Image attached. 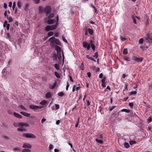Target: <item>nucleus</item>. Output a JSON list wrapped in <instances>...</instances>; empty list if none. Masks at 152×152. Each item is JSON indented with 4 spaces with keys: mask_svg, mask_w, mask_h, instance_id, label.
<instances>
[{
    "mask_svg": "<svg viewBox=\"0 0 152 152\" xmlns=\"http://www.w3.org/2000/svg\"><path fill=\"white\" fill-rule=\"evenodd\" d=\"M49 41L50 42V46L52 47H54L56 45L55 44L60 45L61 43L59 39L55 38L54 37L50 38L49 39Z\"/></svg>",
    "mask_w": 152,
    "mask_h": 152,
    "instance_id": "f257e3e1",
    "label": "nucleus"
},
{
    "mask_svg": "<svg viewBox=\"0 0 152 152\" xmlns=\"http://www.w3.org/2000/svg\"><path fill=\"white\" fill-rule=\"evenodd\" d=\"M94 41L91 39L90 40V43H88L87 42L84 41L83 43V46L84 48H86L87 50H89L91 48V45L93 44Z\"/></svg>",
    "mask_w": 152,
    "mask_h": 152,
    "instance_id": "f03ea898",
    "label": "nucleus"
},
{
    "mask_svg": "<svg viewBox=\"0 0 152 152\" xmlns=\"http://www.w3.org/2000/svg\"><path fill=\"white\" fill-rule=\"evenodd\" d=\"M11 68L8 67L4 69L2 71V73L4 76H8L11 72Z\"/></svg>",
    "mask_w": 152,
    "mask_h": 152,
    "instance_id": "7ed1b4c3",
    "label": "nucleus"
},
{
    "mask_svg": "<svg viewBox=\"0 0 152 152\" xmlns=\"http://www.w3.org/2000/svg\"><path fill=\"white\" fill-rule=\"evenodd\" d=\"M57 26L56 24L53 25L51 26L48 25L45 27V30L46 31H49L50 30H53L56 29Z\"/></svg>",
    "mask_w": 152,
    "mask_h": 152,
    "instance_id": "20e7f679",
    "label": "nucleus"
},
{
    "mask_svg": "<svg viewBox=\"0 0 152 152\" xmlns=\"http://www.w3.org/2000/svg\"><path fill=\"white\" fill-rule=\"evenodd\" d=\"M23 137H25L27 138H34L36 137V136L34 134L29 133L23 134Z\"/></svg>",
    "mask_w": 152,
    "mask_h": 152,
    "instance_id": "39448f33",
    "label": "nucleus"
},
{
    "mask_svg": "<svg viewBox=\"0 0 152 152\" xmlns=\"http://www.w3.org/2000/svg\"><path fill=\"white\" fill-rule=\"evenodd\" d=\"M44 12L46 14V16L50 13L51 11V8L49 6H46L44 10Z\"/></svg>",
    "mask_w": 152,
    "mask_h": 152,
    "instance_id": "423d86ee",
    "label": "nucleus"
},
{
    "mask_svg": "<svg viewBox=\"0 0 152 152\" xmlns=\"http://www.w3.org/2000/svg\"><path fill=\"white\" fill-rule=\"evenodd\" d=\"M132 59L137 62H141L142 61L143 58L142 57L138 58L136 56H134L132 57Z\"/></svg>",
    "mask_w": 152,
    "mask_h": 152,
    "instance_id": "0eeeda50",
    "label": "nucleus"
},
{
    "mask_svg": "<svg viewBox=\"0 0 152 152\" xmlns=\"http://www.w3.org/2000/svg\"><path fill=\"white\" fill-rule=\"evenodd\" d=\"M145 38L148 41L152 40V33L147 34L145 35Z\"/></svg>",
    "mask_w": 152,
    "mask_h": 152,
    "instance_id": "6e6552de",
    "label": "nucleus"
},
{
    "mask_svg": "<svg viewBox=\"0 0 152 152\" xmlns=\"http://www.w3.org/2000/svg\"><path fill=\"white\" fill-rule=\"evenodd\" d=\"M57 83V81H55L53 84H50L49 85V88L50 89H53L55 88Z\"/></svg>",
    "mask_w": 152,
    "mask_h": 152,
    "instance_id": "1a4fd4ad",
    "label": "nucleus"
},
{
    "mask_svg": "<svg viewBox=\"0 0 152 152\" xmlns=\"http://www.w3.org/2000/svg\"><path fill=\"white\" fill-rule=\"evenodd\" d=\"M23 148H31V145L29 144L28 143H24L23 146Z\"/></svg>",
    "mask_w": 152,
    "mask_h": 152,
    "instance_id": "9d476101",
    "label": "nucleus"
},
{
    "mask_svg": "<svg viewBox=\"0 0 152 152\" xmlns=\"http://www.w3.org/2000/svg\"><path fill=\"white\" fill-rule=\"evenodd\" d=\"M19 126L20 127L18 129V130L19 131L23 132L26 131V129L25 128L23 127L22 126L19 125Z\"/></svg>",
    "mask_w": 152,
    "mask_h": 152,
    "instance_id": "9b49d317",
    "label": "nucleus"
},
{
    "mask_svg": "<svg viewBox=\"0 0 152 152\" xmlns=\"http://www.w3.org/2000/svg\"><path fill=\"white\" fill-rule=\"evenodd\" d=\"M13 115L15 117L18 118H21L22 117L21 115L15 112L13 113Z\"/></svg>",
    "mask_w": 152,
    "mask_h": 152,
    "instance_id": "f8f14e48",
    "label": "nucleus"
},
{
    "mask_svg": "<svg viewBox=\"0 0 152 152\" xmlns=\"http://www.w3.org/2000/svg\"><path fill=\"white\" fill-rule=\"evenodd\" d=\"M56 22L55 20L49 19L48 20L47 22L48 24H52Z\"/></svg>",
    "mask_w": 152,
    "mask_h": 152,
    "instance_id": "ddd939ff",
    "label": "nucleus"
},
{
    "mask_svg": "<svg viewBox=\"0 0 152 152\" xmlns=\"http://www.w3.org/2000/svg\"><path fill=\"white\" fill-rule=\"evenodd\" d=\"M20 113L24 116L27 117L29 116L30 115V114L24 112H21Z\"/></svg>",
    "mask_w": 152,
    "mask_h": 152,
    "instance_id": "4468645a",
    "label": "nucleus"
},
{
    "mask_svg": "<svg viewBox=\"0 0 152 152\" xmlns=\"http://www.w3.org/2000/svg\"><path fill=\"white\" fill-rule=\"evenodd\" d=\"M18 124L21 126H22L23 127V126H29L28 124L26 123L20 122L18 123Z\"/></svg>",
    "mask_w": 152,
    "mask_h": 152,
    "instance_id": "2eb2a0df",
    "label": "nucleus"
},
{
    "mask_svg": "<svg viewBox=\"0 0 152 152\" xmlns=\"http://www.w3.org/2000/svg\"><path fill=\"white\" fill-rule=\"evenodd\" d=\"M83 30L85 32V34L86 35H87L88 34V27L87 26H85L83 29Z\"/></svg>",
    "mask_w": 152,
    "mask_h": 152,
    "instance_id": "dca6fc26",
    "label": "nucleus"
},
{
    "mask_svg": "<svg viewBox=\"0 0 152 152\" xmlns=\"http://www.w3.org/2000/svg\"><path fill=\"white\" fill-rule=\"evenodd\" d=\"M55 49L56 51L58 52H59L61 51V48L58 45H55L54 46Z\"/></svg>",
    "mask_w": 152,
    "mask_h": 152,
    "instance_id": "f3484780",
    "label": "nucleus"
},
{
    "mask_svg": "<svg viewBox=\"0 0 152 152\" xmlns=\"http://www.w3.org/2000/svg\"><path fill=\"white\" fill-rule=\"evenodd\" d=\"M38 9L39 12L40 13L42 14L43 13L44 9L43 8L42 6H39L38 7Z\"/></svg>",
    "mask_w": 152,
    "mask_h": 152,
    "instance_id": "a211bd4d",
    "label": "nucleus"
},
{
    "mask_svg": "<svg viewBox=\"0 0 152 152\" xmlns=\"http://www.w3.org/2000/svg\"><path fill=\"white\" fill-rule=\"evenodd\" d=\"M29 107L32 109H38V106L34 105H31Z\"/></svg>",
    "mask_w": 152,
    "mask_h": 152,
    "instance_id": "6ab92c4d",
    "label": "nucleus"
},
{
    "mask_svg": "<svg viewBox=\"0 0 152 152\" xmlns=\"http://www.w3.org/2000/svg\"><path fill=\"white\" fill-rule=\"evenodd\" d=\"M51 93L50 92H48L46 94L45 96L47 98H49L51 97Z\"/></svg>",
    "mask_w": 152,
    "mask_h": 152,
    "instance_id": "aec40b11",
    "label": "nucleus"
},
{
    "mask_svg": "<svg viewBox=\"0 0 152 152\" xmlns=\"http://www.w3.org/2000/svg\"><path fill=\"white\" fill-rule=\"evenodd\" d=\"M123 59L127 61H131V58L130 57H127V56H124L123 57Z\"/></svg>",
    "mask_w": 152,
    "mask_h": 152,
    "instance_id": "412c9836",
    "label": "nucleus"
},
{
    "mask_svg": "<svg viewBox=\"0 0 152 152\" xmlns=\"http://www.w3.org/2000/svg\"><path fill=\"white\" fill-rule=\"evenodd\" d=\"M88 31L90 35H92L94 33L93 30L91 28H88Z\"/></svg>",
    "mask_w": 152,
    "mask_h": 152,
    "instance_id": "4be33fe9",
    "label": "nucleus"
},
{
    "mask_svg": "<svg viewBox=\"0 0 152 152\" xmlns=\"http://www.w3.org/2000/svg\"><path fill=\"white\" fill-rule=\"evenodd\" d=\"M96 141L97 143H99L100 144H102L103 143V142L102 140H99L98 139H96Z\"/></svg>",
    "mask_w": 152,
    "mask_h": 152,
    "instance_id": "5701e85b",
    "label": "nucleus"
},
{
    "mask_svg": "<svg viewBox=\"0 0 152 152\" xmlns=\"http://www.w3.org/2000/svg\"><path fill=\"white\" fill-rule=\"evenodd\" d=\"M57 56L59 59H60L61 58V51L59 52H57Z\"/></svg>",
    "mask_w": 152,
    "mask_h": 152,
    "instance_id": "b1692460",
    "label": "nucleus"
},
{
    "mask_svg": "<svg viewBox=\"0 0 152 152\" xmlns=\"http://www.w3.org/2000/svg\"><path fill=\"white\" fill-rule=\"evenodd\" d=\"M128 53V50L127 48H124L123 50V53L124 55L127 54Z\"/></svg>",
    "mask_w": 152,
    "mask_h": 152,
    "instance_id": "393cba45",
    "label": "nucleus"
},
{
    "mask_svg": "<svg viewBox=\"0 0 152 152\" xmlns=\"http://www.w3.org/2000/svg\"><path fill=\"white\" fill-rule=\"evenodd\" d=\"M22 152H31V150L28 149H24L23 150Z\"/></svg>",
    "mask_w": 152,
    "mask_h": 152,
    "instance_id": "a878e982",
    "label": "nucleus"
},
{
    "mask_svg": "<svg viewBox=\"0 0 152 152\" xmlns=\"http://www.w3.org/2000/svg\"><path fill=\"white\" fill-rule=\"evenodd\" d=\"M54 67L57 70H59V66L58 64H55Z\"/></svg>",
    "mask_w": 152,
    "mask_h": 152,
    "instance_id": "bb28decb",
    "label": "nucleus"
},
{
    "mask_svg": "<svg viewBox=\"0 0 152 152\" xmlns=\"http://www.w3.org/2000/svg\"><path fill=\"white\" fill-rule=\"evenodd\" d=\"M122 112H124L126 113H129L130 112V110H128L127 109H122L121 111Z\"/></svg>",
    "mask_w": 152,
    "mask_h": 152,
    "instance_id": "cd10ccee",
    "label": "nucleus"
},
{
    "mask_svg": "<svg viewBox=\"0 0 152 152\" xmlns=\"http://www.w3.org/2000/svg\"><path fill=\"white\" fill-rule=\"evenodd\" d=\"M7 18L8 20L9 23H11L13 21V19L11 17H10L8 18V16L7 15Z\"/></svg>",
    "mask_w": 152,
    "mask_h": 152,
    "instance_id": "c85d7f7f",
    "label": "nucleus"
},
{
    "mask_svg": "<svg viewBox=\"0 0 152 152\" xmlns=\"http://www.w3.org/2000/svg\"><path fill=\"white\" fill-rule=\"evenodd\" d=\"M46 103L47 101L45 100H44L41 101L40 102V104L41 105H43L45 104Z\"/></svg>",
    "mask_w": 152,
    "mask_h": 152,
    "instance_id": "c756f323",
    "label": "nucleus"
},
{
    "mask_svg": "<svg viewBox=\"0 0 152 152\" xmlns=\"http://www.w3.org/2000/svg\"><path fill=\"white\" fill-rule=\"evenodd\" d=\"M87 58H88V59H91V60L93 61L94 62H96V61L93 58L91 57H90L88 55L87 56Z\"/></svg>",
    "mask_w": 152,
    "mask_h": 152,
    "instance_id": "7c9ffc66",
    "label": "nucleus"
},
{
    "mask_svg": "<svg viewBox=\"0 0 152 152\" xmlns=\"http://www.w3.org/2000/svg\"><path fill=\"white\" fill-rule=\"evenodd\" d=\"M136 142L135 141L132 140L129 141V144L132 145L136 143Z\"/></svg>",
    "mask_w": 152,
    "mask_h": 152,
    "instance_id": "2f4dec72",
    "label": "nucleus"
},
{
    "mask_svg": "<svg viewBox=\"0 0 152 152\" xmlns=\"http://www.w3.org/2000/svg\"><path fill=\"white\" fill-rule=\"evenodd\" d=\"M116 107L115 106H113L112 107H110L109 108V110L110 111H112L114 108H115Z\"/></svg>",
    "mask_w": 152,
    "mask_h": 152,
    "instance_id": "473e14b6",
    "label": "nucleus"
},
{
    "mask_svg": "<svg viewBox=\"0 0 152 152\" xmlns=\"http://www.w3.org/2000/svg\"><path fill=\"white\" fill-rule=\"evenodd\" d=\"M54 16V14L53 13L50 14L48 16V18L49 19L53 18Z\"/></svg>",
    "mask_w": 152,
    "mask_h": 152,
    "instance_id": "72a5a7b5",
    "label": "nucleus"
},
{
    "mask_svg": "<svg viewBox=\"0 0 152 152\" xmlns=\"http://www.w3.org/2000/svg\"><path fill=\"white\" fill-rule=\"evenodd\" d=\"M53 33L52 31H50L48 32V35L49 37H50L53 35Z\"/></svg>",
    "mask_w": 152,
    "mask_h": 152,
    "instance_id": "f704fd0d",
    "label": "nucleus"
},
{
    "mask_svg": "<svg viewBox=\"0 0 152 152\" xmlns=\"http://www.w3.org/2000/svg\"><path fill=\"white\" fill-rule=\"evenodd\" d=\"M14 150L15 151H20L21 149V148L20 147H18L17 148H13Z\"/></svg>",
    "mask_w": 152,
    "mask_h": 152,
    "instance_id": "c9c22d12",
    "label": "nucleus"
},
{
    "mask_svg": "<svg viewBox=\"0 0 152 152\" xmlns=\"http://www.w3.org/2000/svg\"><path fill=\"white\" fill-rule=\"evenodd\" d=\"M137 93V92L136 91H133L130 92V94L132 95H135Z\"/></svg>",
    "mask_w": 152,
    "mask_h": 152,
    "instance_id": "e433bc0d",
    "label": "nucleus"
},
{
    "mask_svg": "<svg viewBox=\"0 0 152 152\" xmlns=\"http://www.w3.org/2000/svg\"><path fill=\"white\" fill-rule=\"evenodd\" d=\"M55 75H56V77H57V78H59L60 77V75L57 72H55Z\"/></svg>",
    "mask_w": 152,
    "mask_h": 152,
    "instance_id": "4c0bfd02",
    "label": "nucleus"
},
{
    "mask_svg": "<svg viewBox=\"0 0 152 152\" xmlns=\"http://www.w3.org/2000/svg\"><path fill=\"white\" fill-rule=\"evenodd\" d=\"M120 39L121 40L122 42L126 40V39L125 37H122L121 36H120Z\"/></svg>",
    "mask_w": 152,
    "mask_h": 152,
    "instance_id": "58836bf2",
    "label": "nucleus"
},
{
    "mask_svg": "<svg viewBox=\"0 0 152 152\" xmlns=\"http://www.w3.org/2000/svg\"><path fill=\"white\" fill-rule=\"evenodd\" d=\"M124 146L126 148H127L129 147V144L128 143L126 142L124 144Z\"/></svg>",
    "mask_w": 152,
    "mask_h": 152,
    "instance_id": "ea45409f",
    "label": "nucleus"
},
{
    "mask_svg": "<svg viewBox=\"0 0 152 152\" xmlns=\"http://www.w3.org/2000/svg\"><path fill=\"white\" fill-rule=\"evenodd\" d=\"M58 95L59 96H62L64 95V94L63 92H61L58 93Z\"/></svg>",
    "mask_w": 152,
    "mask_h": 152,
    "instance_id": "a19ab883",
    "label": "nucleus"
},
{
    "mask_svg": "<svg viewBox=\"0 0 152 152\" xmlns=\"http://www.w3.org/2000/svg\"><path fill=\"white\" fill-rule=\"evenodd\" d=\"M143 42V39L142 38L140 39L139 40V43L140 44H142Z\"/></svg>",
    "mask_w": 152,
    "mask_h": 152,
    "instance_id": "79ce46f5",
    "label": "nucleus"
},
{
    "mask_svg": "<svg viewBox=\"0 0 152 152\" xmlns=\"http://www.w3.org/2000/svg\"><path fill=\"white\" fill-rule=\"evenodd\" d=\"M91 47L93 50L94 51L95 48V46L94 45V44H92V45H91Z\"/></svg>",
    "mask_w": 152,
    "mask_h": 152,
    "instance_id": "37998d69",
    "label": "nucleus"
},
{
    "mask_svg": "<svg viewBox=\"0 0 152 152\" xmlns=\"http://www.w3.org/2000/svg\"><path fill=\"white\" fill-rule=\"evenodd\" d=\"M22 6V4L20 1H18V6L19 8H20Z\"/></svg>",
    "mask_w": 152,
    "mask_h": 152,
    "instance_id": "c03bdc74",
    "label": "nucleus"
},
{
    "mask_svg": "<svg viewBox=\"0 0 152 152\" xmlns=\"http://www.w3.org/2000/svg\"><path fill=\"white\" fill-rule=\"evenodd\" d=\"M8 23H7V20H5L4 23V24L3 25V26L4 27H5L7 26L8 25Z\"/></svg>",
    "mask_w": 152,
    "mask_h": 152,
    "instance_id": "a18cd8bd",
    "label": "nucleus"
},
{
    "mask_svg": "<svg viewBox=\"0 0 152 152\" xmlns=\"http://www.w3.org/2000/svg\"><path fill=\"white\" fill-rule=\"evenodd\" d=\"M33 1L36 4H38L39 3L40 0H33Z\"/></svg>",
    "mask_w": 152,
    "mask_h": 152,
    "instance_id": "49530a36",
    "label": "nucleus"
},
{
    "mask_svg": "<svg viewBox=\"0 0 152 152\" xmlns=\"http://www.w3.org/2000/svg\"><path fill=\"white\" fill-rule=\"evenodd\" d=\"M55 106H56V110H58L59 109V106L58 104H55Z\"/></svg>",
    "mask_w": 152,
    "mask_h": 152,
    "instance_id": "de8ad7c7",
    "label": "nucleus"
},
{
    "mask_svg": "<svg viewBox=\"0 0 152 152\" xmlns=\"http://www.w3.org/2000/svg\"><path fill=\"white\" fill-rule=\"evenodd\" d=\"M62 38L63 41L64 42H66V43L67 42V40L64 37L63 35L62 36Z\"/></svg>",
    "mask_w": 152,
    "mask_h": 152,
    "instance_id": "09e8293b",
    "label": "nucleus"
},
{
    "mask_svg": "<svg viewBox=\"0 0 152 152\" xmlns=\"http://www.w3.org/2000/svg\"><path fill=\"white\" fill-rule=\"evenodd\" d=\"M16 3L15 2H14L13 3V6H12L13 9V10H14L15 7L16 6Z\"/></svg>",
    "mask_w": 152,
    "mask_h": 152,
    "instance_id": "8fccbe9b",
    "label": "nucleus"
},
{
    "mask_svg": "<svg viewBox=\"0 0 152 152\" xmlns=\"http://www.w3.org/2000/svg\"><path fill=\"white\" fill-rule=\"evenodd\" d=\"M134 104L133 103H129V106L132 108H133Z\"/></svg>",
    "mask_w": 152,
    "mask_h": 152,
    "instance_id": "3c124183",
    "label": "nucleus"
},
{
    "mask_svg": "<svg viewBox=\"0 0 152 152\" xmlns=\"http://www.w3.org/2000/svg\"><path fill=\"white\" fill-rule=\"evenodd\" d=\"M94 57L95 58H96L98 57V53L97 52L96 53H95V55L94 56Z\"/></svg>",
    "mask_w": 152,
    "mask_h": 152,
    "instance_id": "603ef678",
    "label": "nucleus"
},
{
    "mask_svg": "<svg viewBox=\"0 0 152 152\" xmlns=\"http://www.w3.org/2000/svg\"><path fill=\"white\" fill-rule=\"evenodd\" d=\"M20 108L22 109V110H26V108L23 105H21L20 106Z\"/></svg>",
    "mask_w": 152,
    "mask_h": 152,
    "instance_id": "864d4df0",
    "label": "nucleus"
},
{
    "mask_svg": "<svg viewBox=\"0 0 152 152\" xmlns=\"http://www.w3.org/2000/svg\"><path fill=\"white\" fill-rule=\"evenodd\" d=\"M13 125L14 126H15V127L19 126L18 123H18H14L13 124Z\"/></svg>",
    "mask_w": 152,
    "mask_h": 152,
    "instance_id": "5fc2aeb1",
    "label": "nucleus"
},
{
    "mask_svg": "<svg viewBox=\"0 0 152 152\" xmlns=\"http://www.w3.org/2000/svg\"><path fill=\"white\" fill-rule=\"evenodd\" d=\"M86 105L87 106H88L90 105V102L88 100H86Z\"/></svg>",
    "mask_w": 152,
    "mask_h": 152,
    "instance_id": "6e6d98bb",
    "label": "nucleus"
},
{
    "mask_svg": "<svg viewBox=\"0 0 152 152\" xmlns=\"http://www.w3.org/2000/svg\"><path fill=\"white\" fill-rule=\"evenodd\" d=\"M49 149L50 150H51L53 149V145L52 144H50L49 145Z\"/></svg>",
    "mask_w": 152,
    "mask_h": 152,
    "instance_id": "4d7b16f0",
    "label": "nucleus"
},
{
    "mask_svg": "<svg viewBox=\"0 0 152 152\" xmlns=\"http://www.w3.org/2000/svg\"><path fill=\"white\" fill-rule=\"evenodd\" d=\"M106 80V77H104L101 80L102 83H104L105 82Z\"/></svg>",
    "mask_w": 152,
    "mask_h": 152,
    "instance_id": "13d9d810",
    "label": "nucleus"
},
{
    "mask_svg": "<svg viewBox=\"0 0 152 152\" xmlns=\"http://www.w3.org/2000/svg\"><path fill=\"white\" fill-rule=\"evenodd\" d=\"M79 119L78 118V120H77V122L76 124L75 125V127H78V123H79Z\"/></svg>",
    "mask_w": 152,
    "mask_h": 152,
    "instance_id": "bf43d9fd",
    "label": "nucleus"
},
{
    "mask_svg": "<svg viewBox=\"0 0 152 152\" xmlns=\"http://www.w3.org/2000/svg\"><path fill=\"white\" fill-rule=\"evenodd\" d=\"M148 121L149 123L151 122L152 121V119H151V116L150 117H149L148 118Z\"/></svg>",
    "mask_w": 152,
    "mask_h": 152,
    "instance_id": "052dcab7",
    "label": "nucleus"
},
{
    "mask_svg": "<svg viewBox=\"0 0 152 152\" xmlns=\"http://www.w3.org/2000/svg\"><path fill=\"white\" fill-rule=\"evenodd\" d=\"M28 3H27L25 4V9H26L28 7Z\"/></svg>",
    "mask_w": 152,
    "mask_h": 152,
    "instance_id": "680f3d73",
    "label": "nucleus"
},
{
    "mask_svg": "<svg viewBox=\"0 0 152 152\" xmlns=\"http://www.w3.org/2000/svg\"><path fill=\"white\" fill-rule=\"evenodd\" d=\"M58 36V32H56L55 33L54 36L55 37H57Z\"/></svg>",
    "mask_w": 152,
    "mask_h": 152,
    "instance_id": "e2e57ef3",
    "label": "nucleus"
},
{
    "mask_svg": "<svg viewBox=\"0 0 152 152\" xmlns=\"http://www.w3.org/2000/svg\"><path fill=\"white\" fill-rule=\"evenodd\" d=\"M87 76L89 77H90L91 76V73L90 72H88L87 73Z\"/></svg>",
    "mask_w": 152,
    "mask_h": 152,
    "instance_id": "0e129e2a",
    "label": "nucleus"
},
{
    "mask_svg": "<svg viewBox=\"0 0 152 152\" xmlns=\"http://www.w3.org/2000/svg\"><path fill=\"white\" fill-rule=\"evenodd\" d=\"M10 24L9 23L7 25V30H9L10 28Z\"/></svg>",
    "mask_w": 152,
    "mask_h": 152,
    "instance_id": "69168bd1",
    "label": "nucleus"
},
{
    "mask_svg": "<svg viewBox=\"0 0 152 152\" xmlns=\"http://www.w3.org/2000/svg\"><path fill=\"white\" fill-rule=\"evenodd\" d=\"M102 86L103 87H105V83H102Z\"/></svg>",
    "mask_w": 152,
    "mask_h": 152,
    "instance_id": "338daca9",
    "label": "nucleus"
},
{
    "mask_svg": "<svg viewBox=\"0 0 152 152\" xmlns=\"http://www.w3.org/2000/svg\"><path fill=\"white\" fill-rule=\"evenodd\" d=\"M12 2L10 1L9 3V6L10 7H11L12 6Z\"/></svg>",
    "mask_w": 152,
    "mask_h": 152,
    "instance_id": "774afa93",
    "label": "nucleus"
}]
</instances>
